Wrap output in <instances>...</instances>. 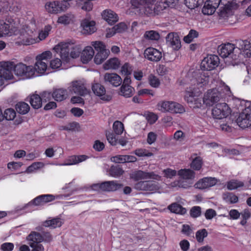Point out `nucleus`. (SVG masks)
<instances>
[{"label": "nucleus", "mask_w": 251, "mask_h": 251, "mask_svg": "<svg viewBox=\"0 0 251 251\" xmlns=\"http://www.w3.org/2000/svg\"><path fill=\"white\" fill-rule=\"evenodd\" d=\"M0 78H13L12 70L17 76H25L26 78L36 76L33 66L22 62L15 64L12 61L0 62Z\"/></svg>", "instance_id": "1"}, {"label": "nucleus", "mask_w": 251, "mask_h": 251, "mask_svg": "<svg viewBox=\"0 0 251 251\" xmlns=\"http://www.w3.org/2000/svg\"><path fill=\"white\" fill-rule=\"evenodd\" d=\"M218 80L219 86L215 88L207 91L204 95L203 102L207 106H211L214 103L218 102L224 97H230L232 93L229 87L221 81V79H214Z\"/></svg>", "instance_id": "2"}, {"label": "nucleus", "mask_w": 251, "mask_h": 251, "mask_svg": "<svg viewBox=\"0 0 251 251\" xmlns=\"http://www.w3.org/2000/svg\"><path fill=\"white\" fill-rule=\"evenodd\" d=\"M197 80V86L187 88L185 95V100L191 107L200 108L201 106V100L199 98L201 94V88L208 83L207 79H195Z\"/></svg>", "instance_id": "3"}, {"label": "nucleus", "mask_w": 251, "mask_h": 251, "mask_svg": "<svg viewBox=\"0 0 251 251\" xmlns=\"http://www.w3.org/2000/svg\"><path fill=\"white\" fill-rule=\"evenodd\" d=\"M54 49L56 52H60L61 59L65 63L69 62L70 57L73 58L78 57L82 51V48L80 45L69 43H60L56 46Z\"/></svg>", "instance_id": "4"}, {"label": "nucleus", "mask_w": 251, "mask_h": 251, "mask_svg": "<svg viewBox=\"0 0 251 251\" xmlns=\"http://www.w3.org/2000/svg\"><path fill=\"white\" fill-rule=\"evenodd\" d=\"M157 110L163 113L183 114L185 108L181 104L172 100H161L156 105Z\"/></svg>", "instance_id": "5"}, {"label": "nucleus", "mask_w": 251, "mask_h": 251, "mask_svg": "<svg viewBox=\"0 0 251 251\" xmlns=\"http://www.w3.org/2000/svg\"><path fill=\"white\" fill-rule=\"evenodd\" d=\"M179 180L171 184L173 187L178 186L180 188L187 189L190 187L193 183L195 177V173L190 169H182L177 172Z\"/></svg>", "instance_id": "6"}, {"label": "nucleus", "mask_w": 251, "mask_h": 251, "mask_svg": "<svg viewBox=\"0 0 251 251\" xmlns=\"http://www.w3.org/2000/svg\"><path fill=\"white\" fill-rule=\"evenodd\" d=\"M218 51L222 57L232 59L234 61L232 63L234 65L235 62L238 61L241 50L239 48L235 47L234 44L228 43L219 46Z\"/></svg>", "instance_id": "7"}, {"label": "nucleus", "mask_w": 251, "mask_h": 251, "mask_svg": "<svg viewBox=\"0 0 251 251\" xmlns=\"http://www.w3.org/2000/svg\"><path fill=\"white\" fill-rule=\"evenodd\" d=\"M52 57V53L50 51H46L37 55L36 57V62L33 67L37 74L40 75L49 73V68L47 64Z\"/></svg>", "instance_id": "8"}, {"label": "nucleus", "mask_w": 251, "mask_h": 251, "mask_svg": "<svg viewBox=\"0 0 251 251\" xmlns=\"http://www.w3.org/2000/svg\"><path fill=\"white\" fill-rule=\"evenodd\" d=\"M206 2L215 9L220 6L218 14L220 17L224 18L228 16L232 9L235 6V3L232 1L227 0H206Z\"/></svg>", "instance_id": "9"}, {"label": "nucleus", "mask_w": 251, "mask_h": 251, "mask_svg": "<svg viewBox=\"0 0 251 251\" xmlns=\"http://www.w3.org/2000/svg\"><path fill=\"white\" fill-rule=\"evenodd\" d=\"M241 103L245 104L246 107L237 119V124L242 128L251 127V102L242 100Z\"/></svg>", "instance_id": "10"}, {"label": "nucleus", "mask_w": 251, "mask_h": 251, "mask_svg": "<svg viewBox=\"0 0 251 251\" xmlns=\"http://www.w3.org/2000/svg\"><path fill=\"white\" fill-rule=\"evenodd\" d=\"M231 113V110L228 105L225 102L217 104L212 110V114L215 119H222L226 118Z\"/></svg>", "instance_id": "11"}, {"label": "nucleus", "mask_w": 251, "mask_h": 251, "mask_svg": "<svg viewBox=\"0 0 251 251\" xmlns=\"http://www.w3.org/2000/svg\"><path fill=\"white\" fill-rule=\"evenodd\" d=\"M154 0H131L132 5L135 8L142 6L145 14L150 16L155 15L154 4L152 3Z\"/></svg>", "instance_id": "12"}, {"label": "nucleus", "mask_w": 251, "mask_h": 251, "mask_svg": "<svg viewBox=\"0 0 251 251\" xmlns=\"http://www.w3.org/2000/svg\"><path fill=\"white\" fill-rule=\"evenodd\" d=\"M69 6V3L65 1H53L47 2L45 8L49 13L57 14L65 11Z\"/></svg>", "instance_id": "13"}, {"label": "nucleus", "mask_w": 251, "mask_h": 251, "mask_svg": "<svg viewBox=\"0 0 251 251\" xmlns=\"http://www.w3.org/2000/svg\"><path fill=\"white\" fill-rule=\"evenodd\" d=\"M26 240L36 241L40 243L41 242L49 243L52 241L53 237L52 235L48 232H44L41 234L36 231H31L26 237Z\"/></svg>", "instance_id": "14"}, {"label": "nucleus", "mask_w": 251, "mask_h": 251, "mask_svg": "<svg viewBox=\"0 0 251 251\" xmlns=\"http://www.w3.org/2000/svg\"><path fill=\"white\" fill-rule=\"evenodd\" d=\"M220 60L219 57L214 54L208 55L204 58L201 63V68L205 71H209L215 69L219 65Z\"/></svg>", "instance_id": "15"}, {"label": "nucleus", "mask_w": 251, "mask_h": 251, "mask_svg": "<svg viewBox=\"0 0 251 251\" xmlns=\"http://www.w3.org/2000/svg\"><path fill=\"white\" fill-rule=\"evenodd\" d=\"M91 89L94 94L102 100L108 101L112 99L111 96L106 93L105 88L100 83L92 84Z\"/></svg>", "instance_id": "16"}, {"label": "nucleus", "mask_w": 251, "mask_h": 251, "mask_svg": "<svg viewBox=\"0 0 251 251\" xmlns=\"http://www.w3.org/2000/svg\"><path fill=\"white\" fill-rule=\"evenodd\" d=\"M130 177L134 180L137 181L140 179H152L157 180L161 179V176L155 173L147 172L142 171H138L133 173Z\"/></svg>", "instance_id": "17"}, {"label": "nucleus", "mask_w": 251, "mask_h": 251, "mask_svg": "<svg viewBox=\"0 0 251 251\" xmlns=\"http://www.w3.org/2000/svg\"><path fill=\"white\" fill-rule=\"evenodd\" d=\"M122 185L118 183L117 181H107L95 185V187H98L100 190L105 191H114L120 189Z\"/></svg>", "instance_id": "18"}, {"label": "nucleus", "mask_w": 251, "mask_h": 251, "mask_svg": "<svg viewBox=\"0 0 251 251\" xmlns=\"http://www.w3.org/2000/svg\"><path fill=\"white\" fill-rule=\"evenodd\" d=\"M218 180L215 177H204L197 182L194 186L199 189H205L216 185Z\"/></svg>", "instance_id": "19"}, {"label": "nucleus", "mask_w": 251, "mask_h": 251, "mask_svg": "<svg viewBox=\"0 0 251 251\" xmlns=\"http://www.w3.org/2000/svg\"><path fill=\"white\" fill-rule=\"evenodd\" d=\"M167 44L174 50H177L181 47V42L177 33H169L166 37Z\"/></svg>", "instance_id": "20"}, {"label": "nucleus", "mask_w": 251, "mask_h": 251, "mask_svg": "<svg viewBox=\"0 0 251 251\" xmlns=\"http://www.w3.org/2000/svg\"><path fill=\"white\" fill-rule=\"evenodd\" d=\"M144 56L148 60L153 62L160 61L162 57L161 51L151 47L148 48L145 50Z\"/></svg>", "instance_id": "21"}, {"label": "nucleus", "mask_w": 251, "mask_h": 251, "mask_svg": "<svg viewBox=\"0 0 251 251\" xmlns=\"http://www.w3.org/2000/svg\"><path fill=\"white\" fill-rule=\"evenodd\" d=\"M69 90L72 93L77 94L84 96L89 93V91L86 88L83 84L79 81H73L69 87Z\"/></svg>", "instance_id": "22"}, {"label": "nucleus", "mask_w": 251, "mask_h": 251, "mask_svg": "<svg viewBox=\"0 0 251 251\" xmlns=\"http://www.w3.org/2000/svg\"><path fill=\"white\" fill-rule=\"evenodd\" d=\"M130 79H124L120 88V95L126 98H129L133 95L134 88L129 84Z\"/></svg>", "instance_id": "23"}, {"label": "nucleus", "mask_w": 251, "mask_h": 251, "mask_svg": "<svg viewBox=\"0 0 251 251\" xmlns=\"http://www.w3.org/2000/svg\"><path fill=\"white\" fill-rule=\"evenodd\" d=\"M55 199V196L50 195H42L37 197L29 204H34L35 205H41L47 202L51 201Z\"/></svg>", "instance_id": "24"}, {"label": "nucleus", "mask_w": 251, "mask_h": 251, "mask_svg": "<svg viewBox=\"0 0 251 251\" xmlns=\"http://www.w3.org/2000/svg\"><path fill=\"white\" fill-rule=\"evenodd\" d=\"M96 23L94 21H89L87 20L83 21L81 25L83 28V33L85 34H92L97 30L95 26Z\"/></svg>", "instance_id": "25"}, {"label": "nucleus", "mask_w": 251, "mask_h": 251, "mask_svg": "<svg viewBox=\"0 0 251 251\" xmlns=\"http://www.w3.org/2000/svg\"><path fill=\"white\" fill-rule=\"evenodd\" d=\"M240 55L238 61L235 62V64H238L243 61L244 57L250 58L251 57V43L248 42H243V47L241 49Z\"/></svg>", "instance_id": "26"}, {"label": "nucleus", "mask_w": 251, "mask_h": 251, "mask_svg": "<svg viewBox=\"0 0 251 251\" xmlns=\"http://www.w3.org/2000/svg\"><path fill=\"white\" fill-rule=\"evenodd\" d=\"M186 77L188 78H203L204 77H209V75L207 72H204L202 69L194 70L191 69L188 72Z\"/></svg>", "instance_id": "27"}, {"label": "nucleus", "mask_w": 251, "mask_h": 251, "mask_svg": "<svg viewBox=\"0 0 251 251\" xmlns=\"http://www.w3.org/2000/svg\"><path fill=\"white\" fill-rule=\"evenodd\" d=\"M101 16L109 24L112 25L118 20V15L111 10H105L103 11Z\"/></svg>", "instance_id": "28"}, {"label": "nucleus", "mask_w": 251, "mask_h": 251, "mask_svg": "<svg viewBox=\"0 0 251 251\" xmlns=\"http://www.w3.org/2000/svg\"><path fill=\"white\" fill-rule=\"evenodd\" d=\"M94 55V51L93 48L90 46H87L81 52V60L83 63H87L92 59Z\"/></svg>", "instance_id": "29"}, {"label": "nucleus", "mask_w": 251, "mask_h": 251, "mask_svg": "<svg viewBox=\"0 0 251 251\" xmlns=\"http://www.w3.org/2000/svg\"><path fill=\"white\" fill-rule=\"evenodd\" d=\"M134 67L129 63L126 62L122 66L120 69V74L125 77V78H130V75L133 73Z\"/></svg>", "instance_id": "30"}, {"label": "nucleus", "mask_w": 251, "mask_h": 251, "mask_svg": "<svg viewBox=\"0 0 251 251\" xmlns=\"http://www.w3.org/2000/svg\"><path fill=\"white\" fill-rule=\"evenodd\" d=\"M88 156L85 155H74L71 156L68 162L61 164L60 165H73L78 164L85 161L87 158Z\"/></svg>", "instance_id": "31"}, {"label": "nucleus", "mask_w": 251, "mask_h": 251, "mask_svg": "<svg viewBox=\"0 0 251 251\" xmlns=\"http://www.w3.org/2000/svg\"><path fill=\"white\" fill-rule=\"evenodd\" d=\"M120 65V61L118 58L114 57L108 60L104 64L105 70L117 69Z\"/></svg>", "instance_id": "32"}, {"label": "nucleus", "mask_w": 251, "mask_h": 251, "mask_svg": "<svg viewBox=\"0 0 251 251\" xmlns=\"http://www.w3.org/2000/svg\"><path fill=\"white\" fill-rule=\"evenodd\" d=\"M29 101L33 108L38 109L42 106V100L37 94H32L29 97Z\"/></svg>", "instance_id": "33"}, {"label": "nucleus", "mask_w": 251, "mask_h": 251, "mask_svg": "<svg viewBox=\"0 0 251 251\" xmlns=\"http://www.w3.org/2000/svg\"><path fill=\"white\" fill-rule=\"evenodd\" d=\"M168 209L172 213L183 215L186 213V209L177 203L174 202L169 205Z\"/></svg>", "instance_id": "34"}, {"label": "nucleus", "mask_w": 251, "mask_h": 251, "mask_svg": "<svg viewBox=\"0 0 251 251\" xmlns=\"http://www.w3.org/2000/svg\"><path fill=\"white\" fill-rule=\"evenodd\" d=\"M52 98L57 101H61L65 100L67 97V92L63 89H58L54 90Z\"/></svg>", "instance_id": "35"}, {"label": "nucleus", "mask_w": 251, "mask_h": 251, "mask_svg": "<svg viewBox=\"0 0 251 251\" xmlns=\"http://www.w3.org/2000/svg\"><path fill=\"white\" fill-rule=\"evenodd\" d=\"M76 5L86 11H90L93 8V4L88 0H76Z\"/></svg>", "instance_id": "36"}, {"label": "nucleus", "mask_w": 251, "mask_h": 251, "mask_svg": "<svg viewBox=\"0 0 251 251\" xmlns=\"http://www.w3.org/2000/svg\"><path fill=\"white\" fill-rule=\"evenodd\" d=\"M62 222L59 218H54L48 220L43 223V226L45 227L50 228H55L60 227L62 225Z\"/></svg>", "instance_id": "37"}, {"label": "nucleus", "mask_w": 251, "mask_h": 251, "mask_svg": "<svg viewBox=\"0 0 251 251\" xmlns=\"http://www.w3.org/2000/svg\"><path fill=\"white\" fill-rule=\"evenodd\" d=\"M245 186L244 182L237 179H232L227 182L226 187L229 190H233Z\"/></svg>", "instance_id": "38"}, {"label": "nucleus", "mask_w": 251, "mask_h": 251, "mask_svg": "<svg viewBox=\"0 0 251 251\" xmlns=\"http://www.w3.org/2000/svg\"><path fill=\"white\" fill-rule=\"evenodd\" d=\"M109 51H103V52H98L94 57V62L97 64H100L102 63L108 57Z\"/></svg>", "instance_id": "39"}, {"label": "nucleus", "mask_w": 251, "mask_h": 251, "mask_svg": "<svg viewBox=\"0 0 251 251\" xmlns=\"http://www.w3.org/2000/svg\"><path fill=\"white\" fill-rule=\"evenodd\" d=\"M223 200L228 203H235L238 201V197L232 193L226 192L223 195Z\"/></svg>", "instance_id": "40"}, {"label": "nucleus", "mask_w": 251, "mask_h": 251, "mask_svg": "<svg viewBox=\"0 0 251 251\" xmlns=\"http://www.w3.org/2000/svg\"><path fill=\"white\" fill-rule=\"evenodd\" d=\"M29 109L28 104L25 102H19L16 105L17 111L21 114H25L29 111Z\"/></svg>", "instance_id": "41"}, {"label": "nucleus", "mask_w": 251, "mask_h": 251, "mask_svg": "<svg viewBox=\"0 0 251 251\" xmlns=\"http://www.w3.org/2000/svg\"><path fill=\"white\" fill-rule=\"evenodd\" d=\"M145 38L151 40L157 41L160 38L159 33L154 30L147 31L144 35Z\"/></svg>", "instance_id": "42"}, {"label": "nucleus", "mask_w": 251, "mask_h": 251, "mask_svg": "<svg viewBox=\"0 0 251 251\" xmlns=\"http://www.w3.org/2000/svg\"><path fill=\"white\" fill-rule=\"evenodd\" d=\"M113 129L114 132L117 135H121L123 133L124 130L123 124L119 121H116L113 125Z\"/></svg>", "instance_id": "43"}, {"label": "nucleus", "mask_w": 251, "mask_h": 251, "mask_svg": "<svg viewBox=\"0 0 251 251\" xmlns=\"http://www.w3.org/2000/svg\"><path fill=\"white\" fill-rule=\"evenodd\" d=\"M27 241L29 246L32 249L31 251H45L44 247L41 243L36 241Z\"/></svg>", "instance_id": "44"}, {"label": "nucleus", "mask_w": 251, "mask_h": 251, "mask_svg": "<svg viewBox=\"0 0 251 251\" xmlns=\"http://www.w3.org/2000/svg\"><path fill=\"white\" fill-rule=\"evenodd\" d=\"M91 45L94 47L95 50L98 52H103V51H109L105 48V46L101 41H97L92 42Z\"/></svg>", "instance_id": "45"}, {"label": "nucleus", "mask_w": 251, "mask_h": 251, "mask_svg": "<svg viewBox=\"0 0 251 251\" xmlns=\"http://www.w3.org/2000/svg\"><path fill=\"white\" fill-rule=\"evenodd\" d=\"M124 171L119 166H112L110 170V175L113 177H117L123 175Z\"/></svg>", "instance_id": "46"}, {"label": "nucleus", "mask_w": 251, "mask_h": 251, "mask_svg": "<svg viewBox=\"0 0 251 251\" xmlns=\"http://www.w3.org/2000/svg\"><path fill=\"white\" fill-rule=\"evenodd\" d=\"M199 36V33L198 31L194 29H191L190 30L188 34L184 37V41L187 43H190L191 42L194 38L198 37Z\"/></svg>", "instance_id": "47"}, {"label": "nucleus", "mask_w": 251, "mask_h": 251, "mask_svg": "<svg viewBox=\"0 0 251 251\" xmlns=\"http://www.w3.org/2000/svg\"><path fill=\"white\" fill-rule=\"evenodd\" d=\"M215 10V8H213L211 5L205 1L202 8V13L204 15H212L214 13Z\"/></svg>", "instance_id": "48"}, {"label": "nucleus", "mask_w": 251, "mask_h": 251, "mask_svg": "<svg viewBox=\"0 0 251 251\" xmlns=\"http://www.w3.org/2000/svg\"><path fill=\"white\" fill-rule=\"evenodd\" d=\"M202 166V159L200 157H196L191 164V167L195 170H200Z\"/></svg>", "instance_id": "49"}, {"label": "nucleus", "mask_w": 251, "mask_h": 251, "mask_svg": "<svg viewBox=\"0 0 251 251\" xmlns=\"http://www.w3.org/2000/svg\"><path fill=\"white\" fill-rule=\"evenodd\" d=\"M16 113L12 108L6 109L3 113L4 118L7 120H13L16 117Z\"/></svg>", "instance_id": "50"}, {"label": "nucleus", "mask_w": 251, "mask_h": 251, "mask_svg": "<svg viewBox=\"0 0 251 251\" xmlns=\"http://www.w3.org/2000/svg\"><path fill=\"white\" fill-rule=\"evenodd\" d=\"M146 119L150 124H154L158 119L157 115L151 112H147L145 113Z\"/></svg>", "instance_id": "51"}, {"label": "nucleus", "mask_w": 251, "mask_h": 251, "mask_svg": "<svg viewBox=\"0 0 251 251\" xmlns=\"http://www.w3.org/2000/svg\"><path fill=\"white\" fill-rule=\"evenodd\" d=\"M134 153L139 157H150L153 153L144 149H138L134 151Z\"/></svg>", "instance_id": "52"}, {"label": "nucleus", "mask_w": 251, "mask_h": 251, "mask_svg": "<svg viewBox=\"0 0 251 251\" xmlns=\"http://www.w3.org/2000/svg\"><path fill=\"white\" fill-rule=\"evenodd\" d=\"M43 166V164L41 162H34L27 167L26 172L28 173H30L41 168Z\"/></svg>", "instance_id": "53"}, {"label": "nucleus", "mask_w": 251, "mask_h": 251, "mask_svg": "<svg viewBox=\"0 0 251 251\" xmlns=\"http://www.w3.org/2000/svg\"><path fill=\"white\" fill-rule=\"evenodd\" d=\"M127 29V26L125 23H120L113 27L114 32L123 33Z\"/></svg>", "instance_id": "54"}, {"label": "nucleus", "mask_w": 251, "mask_h": 251, "mask_svg": "<svg viewBox=\"0 0 251 251\" xmlns=\"http://www.w3.org/2000/svg\"><path fill=\"white\" fill-rule=\"evenodd\" d=\"M164 176L167 178H172L177 174L176 171L175 170H173L170 168H167L164 169L162 171Z\"/></svg>", "instance_id": "55"}, {"label": "nucleus", "mask_w": 251, "mask_h": 251, "mask_svg": "<svg viewBox=\"0 0 251 251\" xmlns=\"http://www.w3.org/2000/svg\"><path fill=\"white\" fill-rule=\"evenodd\" d=\"M207 236V232L206 229H203L198 230L196 234L197 240L199 242H202L205 237Z\"/></svg>", "instance_id": "56"}, {"label": "nucleus", "mask_w": 251, "mask_h": 251, "mask_svg": "<svg viewBox=\"0 0 251 251\" xmlns=\"http://www.w3.org/2000/svg\"><path fill=\"white\" fill-rule=\"evenodd\" d=\"M164 3L167 2H165V1L164 2L157 1L155 4H154L155 15L159 14L165 9V6L164 5Z\"/></svg>", "instance_id": "57"}, {"label": "nucleus", "mask_w": 251, "mask_h": 251, "mask_svg": "<svg viewBox=\"0 0 251 251\" xmlns=\"http://www.w3.org/2000/svg\"><path fill=\"white\" fill-rule=\"evenodd\" d=\"M147 191H156L159 189L158 183L155 182L147 181Z\"/></svg>", "instance_id": "58"}, {"label": "nucleus", "mask_w": 251, "mask_h": 251, "mask_svg": "<svg viewBox=\"0 0 251 251\" xmlns=\"http://www.w3.org/2000/svg\"><path fill=\"white\" fill-rule=\"evenodd\" d=\"M106 138L108 142L112 146L116 145L118 143V139L113 133H107Z\"/></svg>", "instance_id": "59"}, {"label": "nucleus", "mask_w": 251, "mask_h": 251, "mask_svg": "<svg viewBox=\"0 0 251 251\" xmlns=\"http://www.w3.org/2000/svg\"><path fill=\"white\" fill-rule=\"evenodd\" d=\"M51 26L50 25L45 26L43 31L39 34V39L42 40L45 39L49 35V31L51 30Z\"/></svg>", "instance_id": "60"}, {"label": "nucleus", "mask_w": 251, "mask_h": 251, "mask_svg": "<svg viewBox=\"0 0 251 251\" xmlns=\"http://www.w3.org/2000/svg\"><path fill=\"white\" fill-rule=\"evenodd\" d=\"M79 127V124L76 122H72L64 126L63 129L70 131H75L77 130Z\"/></svg>", "instance_id": "61"}, {"label": "nucleus", "mask_w": 251, "mask_h": 251, "mask_svg": "<svg viewBox=\"0 0 251 251\" xmlns=\"http://www.w3.org/2000/svg\"><path fill=\"white\" fill-rule=\"evenodd\" d=\"M190 213L192 217L197 218L201 215V208L199 206H194L191 209Z\"/></svg>", "instance_id": "62"}, {"label": "nucleus", "mask_w": 251, "mask_h": 251, "mask_svg": "<svg viewBox=\"0 0 251 251\" xmlns=\"http://www.w3.org/2000/svg\"><path fill=\"white\" fill-rule=\"evenodd\" d=\"M200 0H185V4L189 8L193 9L199 5Z\"/></svg>", "instance_id": "63"}, {"label": "nucleus", "mask_w": 251, "mask_h": 251, "mask_svg": "<svg viewBox=\"0 0 251 251\" xmlns=\"http://www.w3.org/2000/svg\"><path fill=\"white\" fill-rule=\"evenodd\" d=\"M14 244L12 243L6 242L1 244L0 249L2 251H12L14 249Z\"/></svg>", "instance_id": "64"}]
</instances>
